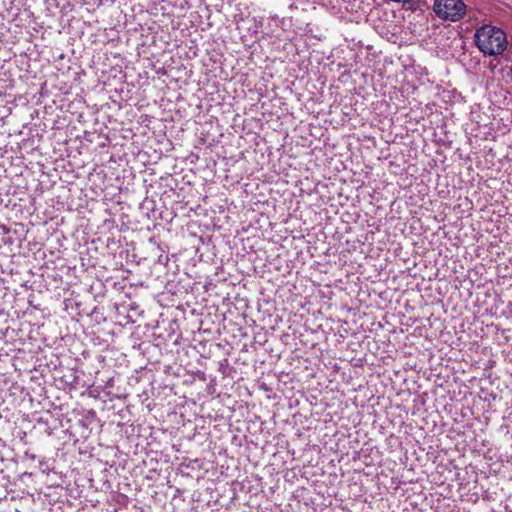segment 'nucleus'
<instances>
[{"label": "nucleus", "instance_id": "nucleus-3", "mask_svg": "<svg viewBox=\"0 0 512 512\" xmlns=\"http://www.w3.org/2000/svg\"><path fill=\"white\" fill-rule=\"evenodd\" d=\"M476 32H503L500 28L491 25H482Z\"/></svg>", "mask_w": 512, "mask_h": 512}, {"label": "nucleus", "instance_id": "nucleus-7", "mask_svg": "<svg viewBox=\"0 0 512 512\" xmlns=\"http://www.w3.org/2000/svg\"><path fill=\"white\" fill-rule=\"evenodd\" d=\"M390 35H391V37H388V40H391L393 37L396 36V34H394V33H391Z\"/></svg>", "mask_w": 512, "mask_h": 512}, {"label": "nucleus", "instance_id": "nucleus-5", "mask_svg": "<svg viewBox=\"0 0 512 512\" xmlns=\"http://www.w3.org/2000/svg\"><path fill=\"white\" fill-rule=\"evenodd\" d=\"M169 5L173 6V7H179L181 9L184 8V1H179V0H165Z\"/></svg>", "mask_w": 512, "mask_h": 512}, {"label": "nucleus", "instance_id": "nucleus-1", "mask_svg": "<svg viewBox=\"0 0 512 512\" xmlns=\"http://www.w3.org/2000/svg\"><path fill=\"white\" fill-rule=\"evenodd\" d=\"M507 34H474V41L486 55H500L507 48Z\"/></svg>", "mask_w": 512, "mask_h": 512}, {"label": "nucleus", "instance_id": "nucleus-2", "mask_svg": "<svg viewBox=\"0 0 512 512\" xmlns=\"http://www.w3.org/2000/svg\"><path fill=\"white\" fill-rule=\"evenodd\" d=\"M434 12L444 20L457 21L466 12V5L462 0H434Z\"/></svg>", "mask_w": 512, "mask_h": 512}, {"label": "nucleus", "instance_id": "nucleus-6", "mask_svg": "<svg viewBox=\"0 0 512 512\" xmlns=\"http://www.w3.org/2000/svg\"><path fill=\"white\" fill-rule=\"evenodd\" d=\"M113 382H114L113 378H110V379L107 381V383H106V387H112V386H113Z\"/></svg>", "mask_w": 512, "mask_h": 512}, {"label": "nucleus", "instance_id": "nucleus-4", "mask_svg": "<svg viewBox=\"0 0 512 512\" xmlns=\"http://www.w3.org/2000/svg\"><path fill=\"white\" fill-rule=\"evenodd\" d=\"M85 419L89 422V423H92L94 422L96 419H97V413L95 410L93 409H90L86 412L85 414Z\"/></svg>", "mask_w": 512, "mask_h": 512}]
</instances>
